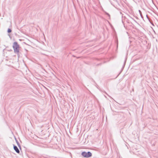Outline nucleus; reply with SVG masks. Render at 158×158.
<instances>
[{
    "mask_svg": "<svg viewBox=\"0 0 158 158\" xmlns=\"http://www.w3.org/2000/svg\"><path fill=\"white\" fill-rule=\"evenodd\" d=\"M16 143H17V144L18 146L20 149H21V146H20V145L19 143V142L17 140H16Z\"/></svg>",
    "mask_w": 158,
    "mask_h": 158,
    "instance_id": "obj_4",
    "label": "nucleus"
},
{
    "mask_svg": "<svg viewBox=\"0 0 158 158\" xmlns=\"http://www.w3.org/2000/svg\"><path fill=\"white\" fill-rule=\"evenodd\" d=\"M82 155L85 157H89L92 156V153L89 152H84L82 153Z\"/></svg>",
    "mask_w": 158,
    "mask_h": 158,
    "instance_id": "obj_2",
    "label": "nucleus"
},
{
    "mask_svg": "<svg viewBox=\"0 0 158 158\" xmlns=\"http://www.w3.org/2000/svg\"><path fill=\"white\" fill-rule=\"evenodd\" d=\"M13 48L14 52L15 53L18 54L19 52V46L16 42H15L13 43Z\"/></svg>",
    "mask_w": 158,
    "mask_h": 158,
    "instance_id": "obj_1",
    "label": "nucleus"
},
{
    "mask_svg": "<svg viewBox=\"0 0 158 158\" xmlns=\"http://www.w3.org/2000/svg\"><path fill=\"white\" fill-rule=\"evenodd\" d=\"M139 12L140 13V15H141V16L142 17V15H141V11L140 10H139Z\"/></svg>",
    "mask_w": 158,
    "mask_h": 158,
    "instance_id": "obj_6",
    "label": "nucleus"
},
{
    "mask_svg": "<svg viewBox=\"0 0 158 158\" xmlns=\"http://www.w3.org/2000/svg\"><path fill=\"white\" fill-rule=\"evenodd\" d=\"M14 149L17 153H19L20 151L19 149L16 146H15L14 145Z\"/></svg>",
    "mask_w": 158,
    "mask_h": 158,
    "instance_id": "obj_3",
    "label": "nucleus"
},
{
    "mask_svg": "<svg viewBox=\"0 0 158 158\" xmlns=\"http://www.w3.org/2000/svg\"><path fill=\"white\" fill-rule=\"evenodd\" d=\"M7 32L8 33H10L11 32V30L9 28L8 29Z\"/></svg>",
    "mask_w": 158,
    "mask_h": 158,
    "instance_id": "obj_5",
    "label": "nucleus"
}]
</instances>
